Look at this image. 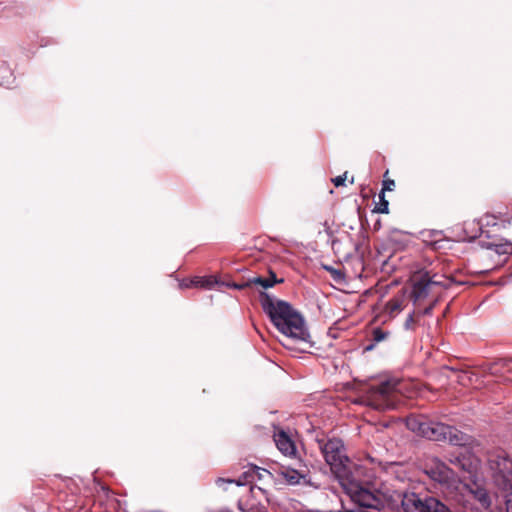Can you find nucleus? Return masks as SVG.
<instances>
[{
    "instance_id": "nucleus-1",
    "label": "nucleus",
    "mask_w": 512,
    "mask_h": 512,
    "mask_svg": "<svg viewBox=\"0 0 512 512\" xmlns=\"http://www.w3.org/2000/svg\"><path fill=\"white\" fill-rule=\"evenodd\" d=\"M319 448L331 471L346 489L351 499L361 507L382 510L387 505V497L379 491H371L353 478L350 461L344 453L340 439L319 441Z\"/></svg>"
},
{
    "instance_id": "nucleus-2",
    "label": "nucleus",
    "mask_w": 512,
    "mask_h": 512,
    "mask_svg": "<svg viewBox=\"0 0 512 512\" xmlns=\"http://www.w3.org/2000/svg\"><path fill=\"white\" fill-rule=\"evenodd\" d=\"M260 304L270 321L282 334V345L290 350L307 352L313 343L304 317L284 300L261 292Z\"/></svg>"
},
{
    "instance_id": "nucleus-3",
    "label": "nucleus",
    "mask_w": 512,
    "mask_h": 512,
    "mask_svg": "<svg viewBox=\"0 0 512 512\" xmlns=\"http://www.w3.org/2000/svg\"><path fill=\"white\" fill-rule=\"evenodd\" d=\"M409 430L433 441H449L453 445H464L466 435L456 428L431 420L423 416H410L406 420Z\"/></svg>"
},
{
    "instance_id": "nucleus-4",
    "label": "nucleus",
    "mask_w": 512,
    "mask_h": 512,
    "mask_svg": "<svg viewBox=\"0 0 512 512\" xmlns=\"http://www.w3.org/2000/svg\"><path fill=\"white\" fill-rule=\"evenodd\" d=\"M488 467L494 486L498 492L512 489V459L503 450L489 454Z\"/></svg>"
},
{
    "instance_id": "nucleus-5",
    "label": "nucleus",
    "mask_w": 512,
    "mask_h": 512,
    "mask_svg": "<svg viewBox=\"0 0 512 512\" xmlns=\"http://www.w3.org/2000/svg\"><path fill=\"white\" fill-rule=\"evenodd\" d=\"M399 384L396 380H386L372 386L366 396L367 405L376 410L394 409L398 402Z\"/></svg>"
},
{
    "instance_id": "nucleus-6",
    "label": "nucleus",
    "mask_w": 512,
    "mask_h": 512,
    "mask_svg": "<svg viewBox=\"0 0 512 512\" xmlns=\"http://www.w3.org/2000/svg\"><path fill=\"white\" fill-rule=\"evenodd\" d=\"M401 506L404 512H451L438 498L414 492L403 494Z\"/></svg>"
},
{
    "instance_id": "nucleus-7",
    "label": "nucleus",
    "mask_w": 512,
    "mask_h": 512,
    "mask_svg": "<svg viewBox=\"0 0 512 512\" xmlns=\"http://www.w3.org/2000/svg\"><path fill=\"white\" fill-rule=\"evenodd\" d=\"M450 279L444 275L431 274L425 272L413 279L412 297L415 301L424 300L433 292L436 287L447 288L449 286Z\"/></svg>"
},
{
    "instance_id": "nucleus-8",
    "label": "nucleus",
    "mask_w": 512,
    "mask_h": 512,
    "mask_svg": "<svg viewBox=\"0 0 512 512\" xmlns=\"http://www.w3.org/2000/svg\"><path fill=\"white\" fill-rule=\"evenodd\" d=\"M425 472L432 480L445 486L447 489L457 490L462 485L456 472L438 458H433L427 463Z\"/></svg>"
},
{
    "instance_id": "nucleus-9",
    "label": "nucleus",
    "mask_w": 512,
    "mask_h": 512,
    "mask_svg": "<svg viewBox=\"0 0 512 512\" xmlns=\"http://www.w3.org/2000/svg\"><path fill=\"white\" fill-rule=\"evenodd\" d=\"M277 449L286 457L294 458L297 455V448L291 436L282 429L274 432L273 435Z\"/></svg>"
},
{
    "instance_id": "nucleus-10",
    "label": "nucleus",
    "mask_w": 512,
    "mask_h": 512,
    "mask_svg": "<svg viewBox=\"0 0 512 512\" xmlns=\"http://www.w3.org/2000/svg\"><path fill=\"white\" fill-rule=\"evenodd\" d=\"M283 279H277L274 272L270 271V277L269 278H263V277H253L251 279H248L247 281L243 283H231L228 284V287L237 289V290H244L248 287L259 285L263 287L264 289L273 287L276 283H282Z\"/></svg>"
},
{
    "instance_id": "nucleus-11",
    "label": "nucleus",
    "mask_w": 512,
    "mask_h": 512,
    "mask_svg": "<svg viewBox=\"0 0 512 512\" xmlns=\"http://www.w3.org/2000/svg\"><path fill=\"white\" fill-rule=\"evenodd\" d=\"M280 474L289 485H297L301 483L306 485L310 484L308 475L304 472H300L292 468H284Z\"/></svg>"
},
{
    "instance_id": "nucleus-12",
    "label": "nucleus",
    "mask_w": 512,
    "mask_h": 512,
    "mask_svg": "<svg viewBox=\"0 0 512 512\" xmlns=\"http://www.w3.org/2000/svg\"><path fill=\"white\" fill-rule=\"evenodd\" d=\"M469 491L473 495V498L479 502L482 508L487 509L490 507L491 498L484 487L476 485L475 487H471Z\"/></svg>"
},
{
    "instance_id": "nucleus-13",
    "label": "nucleus",
    "mask_w": 512,
    "mask_h": 512,
    "mask_svg": "<svg viewBox=\"0 0 512 512\" xmlns=\"http://www.w3.org/2000/svg\"><path fill=\"white\" fill-rule=\"evenodd\" d=\"M387 241L396 248L404 247L406 244V234L399 229H391L387 235Z\"/></svg>"
},
{
    "instance_id": "nucleus-14",
    "label": "nucleus",
    "mask_w": 512,
    "mask_h": 512,
    "mask_svg": "<svg viewBox=\"0 0 512 512\" xmlns=\"http://www.w3.org/2000/svg\"><path fill=\"white\" fill-rule=\"evenodd\" d=\"M14 76L6 63H0V86H9L13 83Z\"/></svg>"
},
{
    "instance_id": "nucleus-15",
    "label": "nucleus",
    "mask_w": 512,
    "mask_h": 512,
    "mask_svg": "<svg viewBox=\"0 0 512 512\" xmlns=\"http://www.w3.org/2000/svg\"><path fill=\"white\" fill-rule=\"evenodd\" d=\"M180 285L185 288H189L192 286L211 288L213 285V282L211 279H208V278L195 277L191 280L183 281Z\"/></svg>"
},
{
    "instance_id": "nucleus-16",
    "label": "nucleus",
    "mask_w": 512,
    "mask_h": 512,
    "mask_svg": "<svg viewBox=\"0 0 512 512\" xmlns=\"http://www.w3.org/2000/svg\"><path fill=\"white\" fill-rule=\"evenodd\" d=\"M413 300H415V298L413 297ZM421 301L422 300H419V301H414V305H415V309H414V312L416 313L417 315V318H421L422 316H425V315H430L437 300L436 299H433L426 307L424 308H421L420 304H421Z\"/></svg>"
},
{
    "instance_id": "nucleus-17",
    "label": "nucleus",
    "mask_w": 512,
    "mask_h": 512,
    "mask_svg": "<svg viewBox=\"0 0 512 512\" xmlns=\"http://www.w3.org/2000/svg\"><path fill=\"white\" fill-rule=\"evenodd\" d=\"M449 462L452 465H454L455 467H457L459 470L467 471V472L470 471L469 460L464 456L458 455V456L451 457V458H449Z\"/></svg>"
},
{
    "instance_id": "nucleus-18",
    "label": "nucleus",
    "mask_w": 512,
    "mask_h": 512,
    "mask_svg": "<svg viewBox=\"0 0 512 512\" xmlns=\"http://www.w3.org/2000/svg\"><path fill=\"white\" fill-rule=\"evenodd\" d=\"M379 204L376 206L375 211L378 213H388L389 212V203L385 199L384 192L382 191L379 194Z\"/></svg>"
},
{
    "instance_id": "nucleus-19",
    "label": "nucleus",
    "mask_w": 512,
    "mask_h": 512,
    "mask_svg": "<svg viewBox=\"0 0 512 512\" xmlns=\"http://www.w3.org/2000/svg\"><path fill=\"white\" fill-rule=\"evenodd\" d=\"M389 335V332L382 330L381 328H374L372 331V340L375 343L384 341Z\"/></svg>"
},
{
    "instance_id": "nucleus-20",
    "label": "nucleus",
    "mask_w": 512,
    "mask_h": 512,
    "mask_svg": "<svg viewBox=\"0 0 512 512\" xmlns=\"http://www.w3.org/2000/svg\"><path fill=\"white\" fill-rule=\"evenodd\" d=\"M419 318H417V315L416 313L413 311L411 314H409V316L407 317L405 323H404V327L405 329L407 330H414L415 329V326L416 324L419 323Z\"/></svg>"
},
{
    "instance_id": "nucleus-21",
    "label": "nucleus",
    "mask_w": 512,
    "mask_h": 512,
    "mask_svg": "<svg viewBox=\"0 0 512 512\" xmlns=\"http://www.w3.org/2000/svg\"><path fill=\"white\" fill-rule=\"evenodd\" d=\"M504 498L506 512H512V489L510 491L500 492Z\"/></svg>"
},
{
    "instance_id": "nucleus-22",
    "label": "nucleus",
    "mask_w": 512,
    "mask_h": 512,
    "mask_svg": "<svg viewBox=\"0 0 512 512\" xmlns=\"http://www.w3.org/2000/svg\"><path fill=\"white\" fill-rule=\"evenodd\" d=\"M345 180H346V173H344L343 175H340V176H337V177L333 178L332 182L334 183V185L336 187H339L341 185H344Z\"/></svg>"
},
{
    "instance_id": "nucleus-23",
    "label": "nucleus",
    "mask_w": 512,
    "mask_h": 512,
    "mask_svg": "<svg viewBox=\"0 0 512 512\" xmlns=\"http://www.w3.org/2000/svg\"><path fill=\"white\" fill-rule=\"evenodd\" d=\"M394 186H395V182H394V180H385V181L383 182V190H382V191H383V192H384V190L391 191V190H393V187H394Z\"/></svg>"
},
{
    "instance_id": "nucleus-24",
    "label": "nucleus",
    "mask_w": 512,
    "mask_h": 512,
    "mask_svg": "<svg viewBox=\"0 0 512 512\" xmlns=\"http://www.w3.org/2000/svg\"><path fill=\"white\" fill-rule=\"evenodd\" d=\"M252 472H253V473H257V474H258V477H259V478H261V476H262V475H261V472H267V470H265V469H261V468H259V467H257V466H253V467H252Z\"/></svg>"
},
{
    "instance_id": "nucleus-25",
    "label": "nucleus",
    "mask_w": 512,
    "mask_h": 512,
    "mask_svg": "<svg viewBox=\"0 0 512 512\" xmlns=\"http://www.w3.org/2000/svg\"><path fill=\"white\" fill-rule=\"evenodd\" d=\"M390 305H391V307H392V309H393V310H395V309H400V303H399V301H398V300H396V299L391 300V301H390Z\"/></svg>"
},
{
    "instance_id": "nucleus-26",
    "label": "nucleus",
    "mask_w": 512,
    "mask_h": 512,
    "mask_svg": "<svg viewBox=\"0 0 512 512\" xmlns=\"http://www.w3.org/2000/svg\"><path fill=\"white\" fill-rule=\"evenodd\" d=\"M376 344H377V343H375V342L371 343L370 345L366 346L365 350H366V351H370V350H372V349L375 347V345H376Z\"/></svg>"
},
{
    "instance_id": "nucleus-27",
    "label": "nucleus",
    "mask_w": 512,
    "mask_h": 512,
    "mask_svg": "<svg viewBox=\"0 0 512 512\" xmlns=\"http://www.w3.org/2000/svg\"><path fill=\"white\" fill-rule=\"evenodd\" d=\"M379 226H380V223H379V222H377V223L374 225V228H375V229H378V227H379Z\"/></svg>"
},
{
    "instance_id": "nucleus-28",
    "label": "nucleus",
    "mask_w": 512,
    "mask_h": 512,
    "mask_svg": "<svg viewBox=\"0 0 512 512\" xmlns=\"http://www.w3.org/2000/svg\"><path fill=\"white\" fill-rule=\"evenodd\" d=\"M225 481H226V480H225V479H222V478H219V479L217 480V482H218V483H219V482H225Z\"/></svg>"
}]
</instances>
